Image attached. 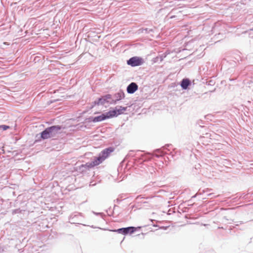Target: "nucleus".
Masks as SVG:
<instances>
[{
	"label": "nucleus",
	"instance_id": "obj_1",
	"mask_svg": "<svg viewBox=\"0 0 253 253\" xmlns=\"http://www.w3.org/2000/svg\"><path fill=\"white\" fill-rule=\"evenodd\" d=\"M61 129V127L58 126H54L46 128L41 133V137L42 139H48L55 136Z\"/></svg>",
	"mask_w": 253,
	"mask_h": 253
},
{
	"label": "nucleus",
	"instance_id": "obj_2",
	"mask_svg": "<svg viewBox=\"0 0 253 253\" xmlns=\"http://www.w3.org/2000/svg\"><path fill=\"white\" fill-rule=\"evenodd\" d=\"M126 110V107L120 106L118 108L116 107L114 110H110L108 112V115H109L110 118H111L123 114Z\"/></svg>",
	"mask_w": 253,
	"mask_h": 253
},
{
	"label": "nucleus",
	"instance_id": "obj_3",
	"mask_svg": "<svg viewBox=\"0 0 253 253\" xmlns=\"http://www.w3.org/2000/svg\"><path fill=\"white\" fill-rule=\"evenodd\" d=\"M103 162L102 159L100 157V156L96 157L94 159V160L90 162L87 163L85 164L81 165V167L85 168L87 169H90L95 166H98Z\"/></svg>",
	"mask_w": 253,
	"mask_h": 253
},
{
	"label": "nucleus",
	"instance_id": "obj_4",
	"mask_svg": "<svg viewBox=\"0 0 253 253\" xmlns=\"http://www.w3.org/2000/svg\"><path fill=\"white\" fill-rule=\"evenodd\" d=\"M127 63L128 65L132 66H136L141 65L142 63V60L141 58L138 57H133L130 58Z\"/></svg>",
	"mask_w": 253,
	"mask_h": 253
},
{
	"label": "nucleus",
	"instance_id": "obj_5",
	"mask_svg": "<svg viewBox=\"0 0 253 253\" xmlns=\"http://www.w3.org/2000/svg\"><path fill=\"white\" fill-rule=\"evenodd\" d=\"M114 150V149L112 147L106 148L101 152L99 156L104 161Z\"/></svg>",
	"mask_w": 253,
	"mask_h": 253
},
{
	"label": "nucleus",
	"instance_id": "obj_6",
	"mask_svg": "<svg viewBox=\"0 0 253 253\" xmlns=\"http://www.w3.org/2000/svg\"><path fill=\"white\" fill-rule=\"evenodd\" d=\"M135 231V228L133 227H129L127 228H120L117 230H113L114 232H117L119 233H123L124 234H126L130 232V233H132Z\"/></svg>",
	"mask_w": 253,
	"mask_h": 253
},
{
	"label": "nucleus",
	"instance_id": "obj_7",
	"mask_svg": "<svg viewBox=\"0 0 253 253\" xmlns=\"http://www.w3.org/2000/svg\"><path fill=\"white\" fill-rule=\"evenodd\" d=\"M109 118H110V116L108 115V112H107L105 114H103L100 116L94 117L92 121L93 122H101Z\"/></svg>",
	"mask_w": 253,
	"mask_h": 253
},
{
	"label": "nucleus",
	"instance_id": "obj_8",
	"mask_svg": "<svg viewBox=\"0 0 253 253\" xmlns=\"http://www.w3.org/2000/svg\"><path fill=\"white\" fill-rule=\"evenodd\" d=\"M138 89V85L135 83H131L127 87V91L128 93H133Z\"/></svg>",
	"mask_w": 253,
	"mask_h": 253
},
{
	"label": "nucleus",
	"instance_id": "obj_9",
	"mask_svg": "<svg viewBox=\"0 0 253 253\" xmlns=\"http://www.w3.org/2000/svg\"><path fill=\"white\" fill-rule=\"evenodd\" d=\"M190 84V81L188 79H183L181 83V86L183 89H186L187 88L188 86Z\"/></svg>",
	"mask_w": 253,
	"mask_h": 253
},
{
	"label": "nucleus",
	"instance_id": "obj_10",
	"mask_svg": "<svg viewBox=\"0 0 253 253\" xmlns=\"http://www.w3.org/2000/svg\"><path fill=\"white\" fill-rule=\"evenodd\" d=\"M106 102V98L105 97H103L101 98H99L97 100L95 101L94 102V105H103Z\"/></svg>",
	"mask_w": 253,
	"mask_h": 253
},
{
	"label": "nucleus",
	"instance_id": "obj_11",
	"mask_svg": "<svg viewBox=\"0 0 253 253\" xmlns=\"http://www.w3.org/2000/svg\"><path fill=\"white\" fill-rule=\"evenodd\" d=\"M9 128V126L6 125H1L0 126V129L2 130H6Z\"/></svg>",
	"mask_w": 253,
	"mask_h": 253
}]
</instances>
